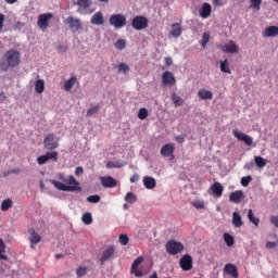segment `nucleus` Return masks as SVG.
<instances>
[{
  "instance_id": "16",
  "label": "nucleus",
  "mask_w": 278,
  "mask_h": 278,
  "mask_svg": "<svg viewBox=\"0 0 278 278\" xmlns=\"http://www.w3.org/2000/svg\"><path fill=\"white\" fill-rule=\"evenodd\" d=\"M162 81L164 86H175V75L173 73L166 71L162 75Z\"/></svg>"
},
{
  "instance_id": "25",
  "label": "nucleus",
  "mask_w": 278,
  "mask_h": 278,
  "mask_svg": "<svg viewBox=\"0 0 278 278\" xmlns=\"http://www.w3.org/2000/svg\"><path fill=\"white\" fill-rule=\"evenodd\" d=\"M198 97L204 101L214 99V93L210 90L200 89L198 92Z\"/></svg>"
},
{
  "instance_id": "23",
  "label": "nucleus",
  "mask_w": 278,
  "mask_h": 278,
  "mask_svg": "<svg viewBox=\"0 0 278 278\" xmlns=\"http://www.w3.org/2000/svg\"><path fill=\"white\" fill-rule=\"evenodd\" d=\"M211 190H212L213 194H215V197L217 199H220V197H223L224 188H223V185L220 182H214L211 186Z\"/></svg>"
},
{
  "instance_id": "5",
  "label": "nucleus",
  "mask_w": 278,
  "mask_h": 278,
  "mask_svg": "<svg viewBox=\"0 0 278 278\" xmlns=\"http://www.w3.org/2000/svg\"><path fill=\"white\" fill-rule=\"evenodd\" d=\"M132 29L141 31V29H147L149 27V20L146 16L137 15L131 22Z\"/></svg>"
},
{
  "instance_id": "9",
  "label": "nucleus",
  "mask_w": 278,
  "mask_h": 278,
  "mask_svg": "<svg viewBox=\"0 0 278 278\" xmlns=\"http://www.w3.org/2000/svg\"><path fill=\"white\" fill-rule=\"evenodd\" d=\"M232 135L235 136V138L240 140L241 142H244L247 147H251V144H253V138L240 130H237V129L232 130Z\"/></svg>"
},
{
  "instance_id": "21",
  "label": "nucleus",
  "mask_w": 278,
  "mask_h": 278,
  "mask_svg": "<svg viewBox=\"0 0 278 278\" xmlns=\"http://www.w3.org/2000/svg\"><path fill=\"white\" fill-rule=\"evenodd\" d=\"M29 242H30V249H34V244H38L40 243V241L42 240V237H40V235L36 233V230L30 229L29 230Z\"/></svg>"
},
{
  "instance_id": "45",
  "label": "nucleus",
  "mask_w": 278,
  "mask_h": 278,
  "mask_svg": "<svg viewBox=\"0 0 278 278\" xmlns=\"http://www.w3.org/2000/svg\"><path fill=\"white\" fill-rule=\"evenodd\" d=\"M251 181H253V177L252 176H245L241 178V186H243V188H247Z\"/></svg>"
},
{
  "instance_id": "59",
  "label": "nucleus",
  "mask_w": 278,
  "mask_h": 278,
  "mask_svg": "<svg viewBox=\"0 0 278 278\" xmlns=\"http://www.w3.org/2000/svg\"><path fill=\"white\" fill-rule=\"evenodd\" d=\"M5 99H8V96H5V92L1 91L0 92V103H3V101H5Z\"/></svg>"
},
{
  "instance_id": "60",
  "label": "nucleus",
  "mask_w": 278,
  "mask_h": 278,
  "mask_svg": "<svg viewBox=\"0 0 278 278\" xmlns=\"http://www.w3.org/2000/svg\"><path fill=\"white\" fill-rule=\"evenodd\" d=\"M165 64L166 66H173V59H170L169 56L165 58Z\"/></svg>"
},
{
  "instance_id": "29",
  "label": "nucleus",
  "mask_w": 278,
  "mask_h": 278,
  "mask_svg": "<svg viewBox=\"0 0 278 278\" xmlns=\"http://www.w3.org/2000/svg\"><path fill=\"white\" fill-rule=\"evenodd\" d=\"M75 84H77V76H72L70 79L64 81V90L68 92L73 89Z\"/></svg>"
},
{
  "instance_id": "13",
  "label": "nucleus",
  "mask_w": 278,
  "mask_h": 278,
  "mask_svg": "<svg viewBox=\"0 0 278 278\" xmlns=\"http://www.w3.org/2000/svg\"><path fill=\"white\" fill-rule=\"evenodd\" d=\"M114 245H111L109 249L104 250L102 253V256L100 257V264L101 266H103V264H105V262H110V260H112V257H114Z\"/></svg>"
},
{
  "instance_id": "48",
  "label": "nucleus",
  "mask_w": 278,
  "mask_h": 278,
  "mask_svg": "<svg viewBox=\"0 0 278 278\" xmlns=\"http://www.w3.org/2000/svg\"><path fill=\"white\" fill-rule=\"evenodd\" d=\"M192 206L195 207V210H204L205 203L201 200H197V201L192 202Z\"/></svg>"
},
{
  "instance_id": "33",
  "label": "nucleus",
  "mask_w": 278,
  "mask_h": 278,
  "mask_svg": "<svg viewBox=\"0 0 278 278\" xmlns=\"http://www.w3.org/2000/svg\"><path fill=\"white\" fill-rule=\"evenodd\" d=\"M0 260L8 262V255H5V242L0 238Z\"/></svg>"
},
{
  "instance_id": "53",
  "label": "nucleus",
  "mask_w": 278,
  "mask_h": 278,
  "mask_svg": "<svg viewBox=\"0 0 278 278\" xmlns=\"http://www.w3.org/2000/svg\"><path fill=\"white\" fill-rule=\"evenodd\" d=\"M88 203H99L101 201V197L99 195H89L87 198Z\"/></svg>"
},
{
  "instance_id": "52",
  "label": "nucleus",
  "mask_w": 278,
  "mask_h": 278,
  "mask_svg": "<svg viewBox=\"0 0 278 278\" xmlns=\"http://www.w3.org/2000/svg\"><path fill=\"white\" fill-rule=\"evenodd\" d=\"M47 162H49V161H48L46 154L40 155V156L37 157V164H39V166H42V165L47 164Z\"/></svg>"
},
{
  "instance_id": "11",
  "label": "nucleus",
  "mask_w": 278,
  "mask_h": 278,
  "mask_svg": "<svg viewBox=\"0 0 278 278\" xmlns=\"http://www.w3.org/2000/svg\"><path fill=\"white\" fill-rule=\"evenodd\" d=\"M174 153L175 143H167L161 148V155H163V157H172V160H175V155H173Z\"/></svg>"
},
{
  "instance_id": "64",
  "label": "nucleus",
  "mask_w": 278,
  "mask_h": 278,
  "mask_svg": "<svg viewBox=\"0 0 278 278\" xmlns=\"http://www.w3.org/2000/svg\"><path fill=\"white\" fill-rule=\"evenodd\" d=\"M4 1H5V3H9V5H12V4L16 3V1H18V0H4Z\"/></svg>"
},
{
  "instance_id": "44",
  "label": "nucleus",
  "mask_w": 278,
  "mask_h": 278,
  "mask_svg": "<svg viewBox=\"0 0 278 278\" xmlns=\"http://www.w3.org/2000/svg\"><path fill=\"white\" fill-rule=\"evenodd\" d=\"M99 110H101V106H99V105L90 108L87 111V116H94V114H99Z\"/></svg>"
},
{
  "instance_id": "51",
  "label": "nucleus",
  "mask_w": 278,
  "mask_h": 278,
  "mask_svg": "<svg viewBox=\"0 0 278 278\" xmlns=\"http://www.w3.org/2000/svg\"><path fill=\"white\" fill-rule=\"evenodd\" d=\"M119 243L123 247H126V244H129V237L127 235H121L119 236Z\"/></svg>"
},
{
  "instance_id": "4",
  "label": "nucleus",
  "mask_w": 278,
  "mask_h": 278,
  "mask_svg": "<svg viewBox=\"0 0 278 278\" xmlns=\"http://www.w3.org/2000/svg\"><path fill=\"white\" fill-rule=\"evenodd\" d=\"M109 23L115 29H123L127 25V17L123 14H113L110 16Z\"/></svg>"
},
{
  "instance_id": "38",
  "label": "nucleus",
  "mask_w": 278,
  "mask_h": 278,
  "mask_svg": "<svg viewBox=\"0 0 278 278\" xmlns=\"http://www.w3.org/2000/svg\"><path fill=\"white\" fill-rule=\"evenodd\" d=\"M254 162L258 168H264V166H266V159L262 156H254Z\"/></svg>"
},
{
  "instance_id": "31",
  "label": "nucleus",
  "mask_w": 278,
  "mask_h": 278,
  "mask_svg": "<svg viewBox=\"0 0 278 278\" xmlns=\"http://www.w3.org/2000/svg\"><path fill=\"white\" fill-rule=\"evenodd\" d=\"M248 218L250 223L255 225V227H260V217H255V215L253 214V210L248 211Z\"/></svg>"
},
{
  "instance_id": "17",
  "label": "nucleus",
  "mask_w": 278,
  "mask_h": 278,
  "mask_svg": "<svg viewBox=\"0 0 278 278\" xmlns=\"http://www.w3.org/2000/svg\"><path fill=\"white\" fill-rule=\"evenodd\" d=\"M224 271L226 273V275H230V277H232V278H238V276H239L238 267H236V265H233L231 263H228L225 265Z\"/></svg>"
},
{
  "instance_id": "40",
  "label": "nucleus",
  "mask_w": 278,
  "mask_h": 278,
  "mask_svg": "<svg viewBox=\"0 0 278 278\" xmlns=\"http://www.w3.org/2000/svg\"><path fill=\"white\" fill-rule=\"evenodd\" d=\"M81 220L83 223H85V225H92V214L90 213L83 214Z\"/></svg>"
},
{
  "instance_id": "14",
  "label": "nucleus",
  "mask_w": 278,
  "mask_h": 278,
  "mask_svg": "<svg viewBox=\"0 0 278 278\" xmlns=\"http://www.w3.org/2000/svg\"><path fill=\"white\" fill-rule=\"evenodd\" d=\"M218 49H220L223 53H238V46L233 41H229V43L218 46Z\"/></svg>"
},
{
  "instance_id": "15",
  "label": "nucleus",
  "mask_w": 278,
  "mask_h": 278,
  "mask_svg": "<svg viewBox=\"0 0 278 278\" xmlns=\"http://www.w3.org/2000/svg\"><path fill=\"white\" fill-rule=\"evenodd\" d=\"M67 24L70 25V29H72V31H79V29H81V20L79 18L68 16Z\"/></svg>"
},
{
  "instance_id": "36",
  "label": "nucleus",
  "mask_w": 278,
  "mask_h": 278,
  "mask_svg": "<svg viewBox=\"0 0 278 278\" xmlns=\"http://www.w3.org/2000/svg\"><path fill=\"white\" fill-rule=\"evenodd\" d=\"M148 117H149V110H147V108L139 109L138 118H140V121H147Z\"/></svg>"
},
{
  "instance_id": "19",
  "label": "nucleus",
  "mask_w": 278,
  "mask_h": 278,
  "mask_svg": "<svg viewBox=\"0 0 278 278\" xmlns=\"http://www.w3.org/2000/svg\"><path fill=\"white\" fill-rule=\"evenodd\" d=\"M90 23H91V25H98V26L104 25L105 20L103 18V13H101V12H96V13L91 16Z\"/></svg>"
},
{
  "instance_id": "6",
  "label": "nucleus",
  "mask_w": 278,
  "mask_h": 278,
  "mask_svg": "<svg viewBox=\"0 0 278 278\" xmlns=\"http://www.w3.org/2000/svg\"><path fill=\"white\" fill-rule=\"evenodd\" d=\"M43 147L49 151H53L60 147V141L55 138V135L48 134L43 139Z\"/></svg>"
},
{
  "instance_id": "12",
  "label": "nucleus",
  "mask_w": 278,
  "mask_h": 278,
  "mask_svg": "<svg viewBox=\"0 0 278 278\" xmlns=\"http://www.w3.org/2000/svg\"><path fill=\"white\" fill-rule=\"evenodd\" d=\"M100 181L103 188H116L118 186V180L112 176H100Z\"/></svg>"
},
{
  "instance_id": "63",
  "label": "nucleus",
  "mask_w": 278,
  "mask_h": 278,
  "mask_svg": "<svg viewBox=\"0 0 278 278\" xmlns=\"http://www.w3.org/2000/svg\"><path fill=\"white\" fill-rule=\"evenodd\" d=\"M41 192H45V181L40 180L39 182Z\"/></svg>"
},
{
  "instance_id": "61",
  "label": "nucleus",
  "mask_w": 278,
  "mask_h": 278,
  "mask_svg": "<svg viewBox=\"0 0 278 278\" xmlns=\"http://www.w3.org/2000/svg\"><path fill=\"white\" fill-rule=\"evenodd\" d=\"M186 138H184V136H178L176 137V141L179 142V144H184Z\"/></svg>"
},
{
  "instance_id": "28",
  "label": "nucleus",
  "mask_w": 278,
  "mask_h": 278,
  "mask_svg": "<svg viewBox=\"0 0 278 278\" xmlns=\"http://www.w3.org/2000/svg\"><path fill=\"white\" fill-rule=\"evenodd\" d=\"M232 225L233 227L240 228L244 223H242V216L238 212L232 213Z\"/></svg>"
},
{
  "instance_id": "55",
  "label": "nucleus",
  "mask_w": 278,
  "mask_h": 278,
  "mask_svg": "<svg viewBox=\"0 0 278 278\" xmlns=\"http://www.w3.org/2000/svg\"><path fill=\"white\" fill-rule=\"evenodd\" d=\"M75 175L77 177H79V175H84V167H81V166L76 167Z\"/></svg>"
},
{
  "instance_id": "18",
  "label": "nucleus",
  "mask_w": 278,
  "mask_h": 278,
  "mask_svg": "<svg viewBox=\"0 0 278 278\" xmlns=\"http://www.w3.org/2000/svg\"><path fill=\"white\" fill-rule=\"evenodd\" d=\"M276 36H278V26H269L263 31V38H275Z\"/></svg>"
},
{
  "instance_id": "26",
  "label": "nucleus",
  "mask_w": 278,
  "mask_h": 278,
  "mask_svg": "<svg viewBox=\"0 0 278 278\" xmlns=\"http://www.w3.org/2000/svg\"><path fill=\"white\" fill-rule=\"evenodd\" d=\"M181 24L179 23H174L172 24V30L169 33L170 36H173L174 38H179V36H181Z\"/></svg>"
},
{
  "instance_id": "20",
  "label": "nucleus",
  "mask_w": 278,
  "mask_h": 278,
  "mask_svg": "<svg viewBox=\"0 0 278 278\" xmlns=\"http://www.w3.org/2000/svg\"><path fill=\"white\" fill-rule=\"evenodd\" d=\"M212 14V5L207 2L202 4V8L200 9V16L201 18H207Z\"/></svg>"
},
{
  "instance_id": "42",
  "label": "nucleus",
  "mask_w": 278,
  "mask_h": 278,
  "mask_svg": "<svg viewBox=\"0 0 278 278\" xmlns=\"http://www.w3.org/2000/svg\"><path fill=\"white\" fill-rule=\"evenodd\" d=\"M207 42H210V35L208 33H204L202 35V41H201L202 49H205V47H207Z\"/></svg>"
},
{
  "instance_id": "30",
  "label": "nucleus",
  "mask_w": 278,
  "mask_h": 278,
  "mask_svg": "<svg viewBox=\"0 0 278 278\" xmlns=\"http://www.w3.org/2000/svg\"><path fill=\"white\" fill-rule=\"evenodd\" d=\"M35 91L37 94H42L45 92V80L38 79L35 84Z\"/></svg>"
},
{
  "instance_id": "27",
  "label": "nucleus",
  "mask_w": 278,
  "mask_h": 278,
  "mask_svg": "<svg viewBox=\"0 0 278 278\" xmlns=\"http://www.w3.org/2000/svg\"><path fill=\"white\" fill-rule=\"evenodd\" d=\"M124 166H127V163L125 161H109L106 163V168H124Z\"/></svg>"
},
{
  "instance_id": "56",
  "label": "nucleus",
  "mask_w": 278,
  "mask_h": 278,
  "mask_svg": "<svg viewBox=\"0 0 278 278\" xmlns=\"http://www.w3.org/2000/svg\"><path fill=\"white\" fill-rule=\"evenodd\" d=\"M3 23H5V15L0 13V31L3 29Z\"/></svg>"
},
{
  "instance_id": "8",
  "label": "nucleus",
  "mask_w": 278,
  "mask_h": 278,
  "mask_svg": "<svg viewBox=\"0 0 278 278\" xmlns=\"http://www.w3.org/2000/svg\"><path fill=\"white\" fill-rule=\"evenodd\" d=\"M142 262H144V257L142 256H139L134 261L130 268V275H135L137 278L143 277L144 274L141 271V269H138V266H140Z\"/></svg>"
},
{
  "instance_id": "58",
  "label": "nucleus",
  "mask_w": 278,
  "mask_h": 278,
  "mask_svg": "<svg viewBox=\"0 0 278 278\" xmlns=\"http://www.w3.org/2000/svg\"><path fill=\"white\" fill-rule=\"evenodd\" d=\"M138 179H140V177L138 176V174H135L130 177V184H136V181H138Z\"/></svg>"
},
{
  "instance_id": "50",
  "label": "nucleus",
  "mask_w": 278,
  "mask_h": 278,
  "mask_svg": "<svg viewBox=\"0 0 278 278\" xmlns=\"http://www.w3.org/2000/svg\"><path fill=\"white\" fill-rule=\"evenodd\" d=\"M126 42L124 39H118L116 42H115V48H117L119 51H123V49L126 47Z\"/></svg>"
},
{
  "instance_id": "54",
  "label": "nucleus",
  "mask_w": 278,
  "mask_h": 278,
  "mask_svg": "<svg viewBox=\"0 0 278 278\" xmlns=\"http://www.w3.org/2000/svg\"><path fill=\"white\" fill-rule=\"evenodd\" d=\"M276 241H267L266 242V249H275V247L278 245V240H277V236H275Z\"/></svg>"
},
{
  "instance_id": "2",
  "label": "nucleus",
  "mask_w": 278,
  "mask_h": 278,
  "mask_svg": "<svg viewBox=\"0 0 278 278\" xmlns=\"http://www.w3.org/2000/svg\"><path fill=\"white\" fill-rule=\"evenodd\" d=\"M4 59L5 61L0 63V71L8 73L10 68H16V66L21 64V52L14 49L8 50L4 54Z\"/></svg>"
},
{
  "instance_id": "7",
  "label": "nucleus",
  "mask_w": 278,
  "mask_h": 278,
  "mask_svg": "<svg viewBox=\"0 0 278 278\" xmlns=\"http://www.w3.org/2000/svg\"><path fill=\"white\" fill-rule=\"evenodd\" d=\"M50 18H53V14L52 13H43L40 14L37 21V25L39 27V29H47L49 27V21Z\"/></svg>"
},
{
  "instance_id": "47",
  "label": "nucleus",
  "mask_w": 278,
  "mask_h": 278,
  "mask_svg": "<svg viewBox=\"0 0 278 278\" xmlns=\"http://www.w3.org/2000/svg\"><path fill=\"white\" fill-rule=\"evenodd\" d=\"M46 157L49 162L51 160L52 162H58V152H47Z\"/></svg>"
},
{
  "instance_id": "43",
  "label": "nucleus",
  "mask_w": 278,
  "mask_h": 278,
  "mask_svg": "<svg viewBox=\"0 0 278 278\" xmlns=\"http://www.w3.org/2000/svg\"><path fill=\"white\" fill-rule=\"evenodd\" d=\"M77 277H86L88 275V268L87 267H78L76 269Z\"/></svg>"
},
{
  "instance_id": "39",
  "label": "nucleus",
  "mask_w": 278,
  "mask_h": 278,
  "mask_svg": "<svg viewBox=\"0 0 278 278\" xmlns=\"http://www.w3.org/2000/svg\"><path fill=\"white\" fill-rule=\"evenodd\" d=\"M224 241L227 244V247H233V242H235L233 236L227 232L224 233Z\"/></svg>"
},
{
  "instance_id": "3",
  "label": "nucleus",
  "mask_w": 278,
  "mask_h": 278,
  "mask_svg": "<svg viewBox=\"0 0 278 278\" xmlns=\"http://www.w3.org/2000/svg\"><path fill=\"white\" fill-rule=\"evenodd\" d=\"M166 252L169 255H179L184 251V243L175 240H169L165 244Z\"/></svg>"
},
{
  "instance_id": "62",
  "label": "nucleus",
  "mask_w": 278,
  "mask_h": 278,
  "mask_svg": "<svg viewBox=\"0 0 278 278\" xmlns=\"http://www.w3.org/2000/svg\"><path fill=\"white\" fill-rule=\"evenodd\" d=\"M214 5H216L217 8H220V5H223V0H213Z\"/></svg>"
},
{
  "instance_id": "46",
  "label": "nucleus",
  "mask_w": 278,
  "mask_h": 278,
  "mask_svg": "<svg viewBox=\"0 0 278 278\" xmlns=\"http://www.w3.org/2000/svg\"><path fill=\"white\" fill-rule=\"evenodd\" d=\"M117 68L118 73H124V75H127V73H129V67L125 63H121L119 65H117Z\"/></svg>"
},
{
  "instance_id": "49",
  "label": "nucleus",
  "mask_w": 278,
  "mask_h": 278,
  "mask_svg": "<svg viewBox=\"0 0 278 278\" xmlns=\"http://www.w3.org/2000/svg\"><path fill=\"white\" fill-rule=\"evenodd\" d=\"M251 2V8H253V10H261V5H262V0H250Z\"/></svg>"
},
{
  "instance_id": "57",
  "label": "nucleus",
  "mask_w": 278,
  "mask_h": 278,
  "mask_svg": "<svg viewBox=\"0 0 278 278\" xmlns=\"http://www.w3.org/2000/svg\"><path fill=\"white\" fill-rule=\"evenodd\" d=\"M270 223H271V225L278 227V215L277 216H271L270 217Z\"/></svg>"
},
{
  "instance_id": "34",
  "label": "nucleus",
  "mask_w": 278,
  "mask_h": 278,
  "mask_svg": "<svg viewBox=\"0 0 278 278\" xmlns=\"http://www.w3.org/2000/svg\"><path fill=\"white\" fill-rule=\"evenodd\" d=\"M172 101L176 108H181L184 105V100L177 93L172 94Z\"/></svg>"
},
{
  "instance_id": "37",
  "label": "nucleus",
  "mask_w": 278,
  "mask_h": 278,
  "mask_svg": "<svg viewBox=\"0 0 278 278\" xmlns=\"http://www.w3.org/2000/svg\"><path fill=\"white\" fill-rule=\"evenodd\" d=\"M12 205H13L12 199L3 200L1 203L2 212H8V210H10V207H12Z\"/></svg>"
},
{
  "instance_id": "24",
  "label": "nucleus",
  "mask_w": 278,
  "mask_h": 278,
  "mask_svg": "<svg viewBox=\"0 0 278 278\" xmlns=\"http://www.w3.org/2000/svg\"><path fill=\"white\" fill-rule=\"evenodd\" d=\"M143 186H144V188H147V190H153V188H155V186H157V182L155 181V178H153L151 176H146L143 178Z\"/></svg>"
},
{
  "instance_id": "22",
  "label": "nucleus",
  "mask_w": 278,
  "mask_h": 278,
  "mask_svg": "<svg viewBox=\"0 0 278 278\" xmlns=\"http://www.w3.org/2000/svg\"><path fill=\"white\" fill-rule=\"evenodd\" d=\"M244 198V192L242 190H237L229 194V201L232 203H240V201Z\"/></svg>"
},
{
  "instance_id": "35",
  "label": "nucleus",
  "mask_w": 278,
  "mask_h": 278,
  "mask_svg": "<svg viewBox=\"0 0 278 278\" xmlns=\"http://www.w3.org/2000/svg\"><path fill=\"white\" fill-rule=\"evenodd\" d=\"M76 5H78V8H83L84 10H88V8L92 5V0H77Z\"/></svg>"
},
{
  "instance_id": "10",
  "label": "nucleus",
  "mask_w": 278,
  "mask_h": 278,
  "mask_svg": "<svg viewBox=\"0 0 278 278\" xmlns=\"http://www.w3.org/2000/svg\"><path fill=\"white\" fill-rule=\"evenodd\" d=\"M179 266L181 270H185V271L192 270V256L190 254H185L179 260Z\"/></svg>"
},
{
  "instance_id": "1",
  "label": "nucleus",
  "mask_w": 278,
  "mask_h": 278,
  "mask_svg": "<svg viewBox=\"0 0 278 278\" xmlns=\"http://www.w3.org/2000/svg\"><path fill=\"white\" fill-rule=\"evenodd\" d=\"M58 180H50V184L56 188V190H62V192H81V187L79 186V181L75 179V176H64V174H58ZM62 181V182H61Z\"/></svg>"
},
{
  "instance_id": "41",
  "label": "nucleus",
  "mask_w": 278,
  "mask_h": 278,
  "mask_svg": "<svg viewBox=\"0 0 278 278\" xmlns=\"http://www.w3.org/2000/svg\"><path fill=\"white\" fill-rule=\"evenodd\" d=\"M125 201L127 203H136L138 201V198L136 197V194H134V192H128L125 197Z\"/></svg>"
},
{
  "instance_id": "32",
  "label": "nucleus",
  "mask_w": 278,
  "mask_h": 278,
  "mask_svg": "<svg viewBox=\"0 0 278 278\" xmlns=\"http://www.w3.org/2000/svg\"><path fill=\"white\" fill-rule=\"evenodd\" d=\"M220 71L222 73H227L228 75H231V70L229 68V61L227 59L220 61Z\"/></svg>"
}]
</instances>
